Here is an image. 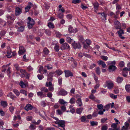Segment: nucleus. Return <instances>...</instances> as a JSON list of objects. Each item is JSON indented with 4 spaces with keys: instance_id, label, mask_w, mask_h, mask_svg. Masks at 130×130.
<instances>
[{
    "instance_id": "nucleus-47",
    "label": "nucleus",
    "mask_w": 130,
    "mask_h": 130,
    "mask_svg": "<svg viewBox=\"0 0 130 130\" xmlns=\"http://www.w3.org/2000/svg\"><path fill=\"white\" fill-rule=\"evenodd\" d=\"M107 125H106L103 126L101 128L102 130H106L108 128Z\"/></svg>"
},
{
    "instance_id": "nucleus-3",
    "label": "nucleus",
    "mask_w": 130,
    "mask_h": 130,
    "mask_svg": "<svg viewBox=\"0 0 130 130\" xmlns=\"http://www.w3.org/2000/svg\"><path fill=\"white\" fill-rule=\"evenodd\" d=\"M28 27L29 28H31L35 24V21L33 19H31V18L29 17H28Z\"/></svg>"
},
{
    "instance_id": "nucleus-23",
    "label": "nucleus",
    "mask_w": 130,
    "mask_h": 130,
    "mask_svg": "<svg viewBox=\"0 0 130 130\" xmlns=\"http://www.w3.org/2000/svg\"><path fill=\"white\" fill-rule=\"evenodd\" d=\"M6 17L8 20H14L13 15H12L11 16H10L9 15H6Z\"/></svg>"
},
{
    "instance_id": "nucleus-34",
    "label": "nucleus",
    "mask_w": 130,
    "mask_h": 130,
    "mask_svg": "<svg viewBox=\"0 0 130 130\" xmlns=\"http://www.w3.org/2000/svg\"><path fill=\"white\" fill-rule=\"evenodd\" d=\"M20 85L21 86L22 88H24L26 87L25 85L22 81H21L20 83Z\"/></svg>"
},
{
    "instance_id": "nucleus-64",
    "label": "nucleus",
    "mask_w": 130,
    "mask_h": 130,
    "mask_svg": "<svg viewBox=\"0 0 130 130\" xmlns=\"http://www.w3.org/2000/svg\"><path fill=\"white\" fill-rule=\"evenodd\" d=\"M79 39L81 42H83L84 41L83 37L82 36L79 37Z\"/></svg>"
},
{
    "instance_id": "nucleus-54",
    "label": "nucleus",
    "mask_w": 130,
    "mask_h": 130,
    "mask_svg": "<svg viewBox=\"0 0 130 130\" xmlns=\"http://www.w3.org/2000/svg\"><path fill=\"white\" fill-rule=\"evenodd\" d=\"M43 92L41 91L38 92H37V94L38 96H40L42 97V95L43 94Z\"/></svg>"
},
{
    "instance_id": "nucleus-19",
    "label": "nucleus",
    "mask_w": 130,
    "mask_h": 130,
    "mask_svg": "<svg viewBox=\"0 0 130 130\" xmlns=\"http://www.w3.org/2000/svg\"><path fill=\"white\" fill-rule=\"evenodd\" d=\"M98 14H101V18L103 20H106V18L107 17V15L105 14L104 13H98Z\"/></svg>"
},
{
    "instance_id": "nucleus-59",
    "label": "nucleus",
    "mask_w": 130,
    "mask_h": 130,
    "mask_svg": "<svg viewBox=\"0 0 130 130\" xmlns=\"http://www.w3.org/2000/svg\"><path fill=\"white\" fill-rule=\"evenodd\" d=\"M107 120V119L106 118H104L102 119H101V122L102 123H104Z\"/></svg>"
},
{
    "instance_id": "nucleus-31",
    "label": "nucleus",
    "mask_w": 130,
    "mask_h": 130,
    "mask_svg": "<svg viewBox=\"0 0 130 130\" xmlns=\"http://www.w3.org/2000/svg\"><path fill=\"white\" fill-rule=\"evenodd\" d=\"M126 90V91L128 92H130V85H126L125 87Z\"/></svg>"
},
{
    "instance_id": "nucleus-29",
    "label": "nucleus",
    "mask_w": 130,
    "mask_h": 130,
    "mask_svg": "<svg viewBox=\"0 0 130 130\" xmlns=\"http://www.w3.org/2000/svg\"><path fill=\"white\" fill-rule=\"evenodd\" d=\"M59 102L60 104L65 105L66 104V105H67V102H65L63 99H60Z\"/></svg>"
},
{
    "instance_id": "nucleus-45",
    "label": "nucleus",
    "mask_w": 130,
    "mask_h": 130,
    "mask_svg": "<svg viewBox=\"0 0 130 130\" xmlns=\"http://www.w3.org/2000/svg\"><path fill=\"white\" fill-rule=\"evenodd\" d=\"M24 30V27L22 26L19 28L18 30L20 31H23Z\"/></svg>"
},
{
    "instance_id": "nucleus-46",
    "label": "nucleus",
    "mask_w": 130,
    "mask_h": 130,
    "mask_svg": "<svg viewBox=\"0 0 130 130\" xmlns=\"http://www.w3.org/2000/svg\"><path fill=\"white\" fill-rule=\"evenodd\" d=\"M101 58L105 61H106L108 59V57L107 56H103L101 57Z\"/></svg>"
},
{
    "instance_id": "nucleus-41",
    "label": "nucleus",
    "mask_w": 130,
    "mask_h": 130,
    "mask_svg": "<svg viewBox=\"0 0 130 130\" xmlns=\"http://www.w3.org/2000/svg\"><path fill=\"white\" fill-rule=\"evenodd\" d=\"M20 92L21 93L25 94L26 96L27 95V92L24 90H21L20 91Z\"/></svg>"
},
{
    "instance_id": "nucleus-7",
    "label": "nucleus",
    "mask_w": 130,
    "mask_h": 130,
    "mask_svg": "<svg viewBox=\"0 0 130 130\" xmlns=\"http://www.w3.org/2000/svg\"><path fill=\"white\" fill-rule=\"evenodd\" d=\"M114 24L115 27L116 29H120L121 28V24L119 21H117L115 22Z\"/></svg>"
},
{
    "instance_id": "nucleus-53",
    "label": "nucleus",
    "mask_w": 130,
    "mask_h": 130,
    "mask_svg": "<svg viewBox=\"0 0 130 130\" xmlns=\"http://www.w3.org/2000/svg\"><path fill=\"white\" fill-rule=\"evenodd\" d=\"M110 104H108L104 106V107L107 110H108L110 108Z\"/></svg>"
},
{
    "instance_id": "nucleus-26",
    "label": "nucleus",
    "mask_w": 130,
    "mask_h": 130,
    "mask_svg": "<svg viewBox=\"0 0 130 130\" xmlns=\"http://www.w3.org/2000/svg\"><path fill=\"white\" fill-rule=\"evenodd\" d=\"M11 53V51L10 50H9L7 52V55H6L5 56H7L8 58H10L11 57V56L10 55Z\"/></svg>"
},
{
    "instance_id": "nucleus-52",
    "label": "nucleus",
    "mask_w": 130,
    "mask_h": 130,
    "mask_svg": "<svg viewBox=\"0 0 130 130\" xmlns=\"http://www.w3.org/2000/svg\"><path fill=\"white\" fill-rule=\"evenodd\" d=\"M75 100L74 98H72L70 101V103L71 104H73L75 103Z\"/></svg>"
},
{
    "instance_id": "nucleus-43",
    "label": "nucleus",
    "mask_w": 130,
    "mask_h": 130,
    "mask_svg": "<svg viewBox=\"0 0 130 130\" xmlns=\"http://www.w3.org/2000/svg\"><path fill=\"white\" fill-rule=\"evenodd\" d=\"M37 76L38 78L40 80L44 78L43 76L42 75L38 74Z\"/></svg>"
},
{
    "instance_id": "nucleus-2",
    "label": "nucleus",
    "mask_w": 130,
    "mask_h": 130,
    "mask_svg": "<svg viewBox=\"0 0 130 130\" xmlns=\"http://www.w3.org/2000/svg\"><path fill=\"white\" fill-rule=\"evenodd\" d=\"M20 72L21 74L20 76L21 78L25 77L26 79H29L30 74L28 73L25 70L21 69Z\"/></svg>"
},
{
    "instance_id": "nucleus-18",
    "label": "nucleus",
    "mask_w": 130,
    "mask_h": 130,
    "mask_svg": "<svg viewBox=\"0 0 130 130\" xmlns=\"http://www.w3.org/2000/svg\"><path fill=\"white\" fill-rule=\"evenodd\" d=\"M1 104L3 108H5L6 107L7 105V103L6 101H2L1 102Z\"/></svg>"
},
{
    "instance_id": "nucleus-4",
    "label": "nucleus",
    "mask_w": 130,
    "mask_h": 130,
    "mask_svg": "<svg viewBox=\"0 0 130 130\" xmlns=\"http://www.w3.org/2000/svg\"><path fill=\"white\" fill-rule=\"evenodd\" d=\"M55 122L56 124H58L59 126L63 128V129H65V122L64 121L62 120H56Z\"/></svg>"
},
{
    "instance_id": "nucleus-38",
    "label": "nucleus",
    "mask_w": 130,
    "mask_h": 130,
    "mask_svg": "<svg viewBox=\"0 0 130 130\" xmlns=\"http://www.w3.org/2000/svg\"><path fill=\"white\" fill-rule=\"evenodd\" d=\"M86 119L85 116H82L80 118V120L83 122H85L86 121Z\"/></svg>"
},
{
    "instance_id": "nucleus-15",
    "label": "nucleus",
    "mask_w": 130,
    "mask_h": 130,
    "mask_svg": "<svg viewBox=\"0 0 130 130\" xmlns=\"http://www.w3.org/2000/svg\"><path fill=\"white\" fill-rule=\"evenodd\" d=\"M77 106L79 107H80L83 104L82 102L81 99L78 98L76 102Z\"/></svg>"
},
{
    "instance_id": "nucleus-51",
    "label": "nucleus",
    "mask_w": 130,
    "mask_h": 130,
    "mask_svg": "<svg viewBox=\"0 0 130 130\" xmlns=\"http://www.w3.org/2000/svg\"><path fill=\"white\" fill-rule=\"evenodd\" d=\"M56 36L57 37L60 38L61 36V34L58 32H56Z\"/></svg>"
},
{
    "instance_id": "nucleus-55",
    "label": "nucleus",
    "mask_w": 130,
    "mask_h": 130,
    "mask_svg": "<svg viewBox=\"0 0 130 130\" xmlns=\"http://www.w3.org/2000/svg\"><path fill=\"white\" fill-rule=\"evenodd\" d=\"M47 96L48 98H51L52 96V94L50 92H49L47 94Z\"/></svg>"
},
{
    "instance_id": "nucleus-60",
    "label": "nucleus",
    "mask_w": 130,
    "mask_h": 130,
    "mask_svg": "<svg viewBox=\"0 0 130 130\" xmlns=\"http://www.w3.org/2000/svg\"><path fill=\"white\" fill-rule=\"evenodd\" d=\"M58 16L59 18L62 19L63 17V14L60 13L58 14Z\"/></svg>"
},
{
    "instance_id": "nucleus-6",
    "label": "nucleus",
    "mask_w": 130,
    "mask_h": 130,
    "mask_svg": "<svg viewBox=\"0 0 130 130\" xmlns=\"http://www.w3.org/2000/svg\"><path fill=\"white\" fill-rule=\"evenodd\" d=\"M70 47L69 45L66 43L62 44L61 47V49L62 50L70 49Z\"/></svg>"
},
{
    "instance_id": "nucleus-8",
    "label": "nucleus",
    "mask_w": 130,
    "mask_h": 130,
    "mask_svg": "<svg viewBox=\"0 0 130 130\" xmlns=\"http://www.w3.org/2000/svg\"><path fill=\"white\" fill-rule=\"evenodd\" d=\"M67 94V92L63 89H61L58 92L57 94L59 95L64 96Z\"/></svg>"
},
{
    "instance_id": "nucleus-63",
    "label": "nucleus",
    "mask_w": 130,
    "mask_h": 130,
    "mask_svg": "<svg viewBox=\"0 0 130 130\" xmlns=\"http://www.w3.org/2000/svg\"><path fill=\"white\" fill-rule=\"evenodd\" d=\"M119 65L121 67H124V62L123 61L120 62V63Z\"/></svg>"
},
{
    "instance_id": "nucleus-32",
    "label": "nucleus",
    "mask_w": 130,
    "mask_h": 130,
    "mask_svg": "<svg viewBox=\"0 0 130 130\" xmlns=\"http://www.w3.org/2000/svg\"><path fill=\"white\" fill-rule=\"evenodd\" d=\"M125 126H123V128L125 129H127L128 128L129 126V124L128 123L126 122L125 123Z\"/></svg>"
},
{
    "instance_id": "nucleus-16",
    "label": "nucleus",
    "mask_w": 130,
    "mask_h": 130,
    "mask_svg": "<svg viewBox=\"0 0 130 130\" xmlns=\"http://www.w3.org/2000/svg\"><path fill=\"white\" fill-rule=\"evenodd\" d=\"M83 110V108L82 107L77 108L76 110V112L77 114H80Z\"/></svg>"
},
{
    "instance_id": "nucleus-50",
    "label": "nucleus",
    "mask_w": 130,
    "mask_h": 130,
    "mask_svg": "<svg viewBox=\"0 0 130 130\" xmlns=\"http://www.w3.org/2000/svg\"><path fill=\"white\" fill-rule=\"evenodd\" d=\"M89 99L92 100H94L95 98V97L93 94H91L89 97Z\"/></svg>"
},
{
    "instance_id": "nucleus-28",
    "label": "nucleus",
    "mask_w": 130,
    "mask_h": 130,
    "mask_svg": "<svg viewBox=\"0 0 130 130\" xmlns=\"http://www.w3.org/2000/svg\"><path fill=\"white\" fill-rule=\"evenodd\" d=\"M54 50L56 52H58L59 50V47L58 45L56 44L54 47Z\"/></svg>"
},
{
    "instance_id": "nucleus-25",
    "label": "nucleus",
    "mask_w": 130,
    "mask_h": 130,
    "mask_svg": "<svg viewBox=\"0 0 130 130\" xmlns=\"http://www.w3.org/2000/svg\"><path fill=\"white\" fill-rule=\"evenodd\" d=\"M120 30L119 31H118L117 32H118L119 36H122V35L124 34V32L123 30L121 29H120Z\"/></svg>"
},
{
    "instance_id": "nucleus-49",
    "label": "nucleus",
    "mask_w": 130,
    "mask_h": 130,
    "mask_svg": "<svg viewBox=\"0 0 130 130\" xmlns=\"http://www.w3.org/2000/svg\"><path fill=\"white\" fill-rule=\"evenodd\" d=\"M96 71L97 74L98 75L100 74V71L99 67H97L96 69Z\"/></svg>"
},
{
    "instance_id": "nucleus-10",
    "label": "nucleus",
    "mask_w": 130,
    "mask_h": 130,
    "mask_svg": "<svg viewBox=\"0 0 130 130\" xmlns=\"http://www.w3.org/2000/svg\"><path fill=\"white\" fill-rule=\"evenodd\" d=\"M64 72L65 73V76L67 77L69 76H73V74L69 70H64Z\"/></svg>"
},
{
    "instance_id": "nucleus-17",
    "label": "nucleus",
    "mask_w": 130,
    "mask_h": 130,
    "mask_svg": "<svg viewBox=\"0 0 130 130\" xmlns=\"http://www.w3.org/2000/svg\"><path fill=\"white\" fill-rule=\"evenodd\" d=\"M116 67L113 65H111L109 66L108 68V69L109 72L113 71L116 69Z\"/></svg>"
},
{
    "instance_id": "nucleus-35",
    "label": "nucleus",
    "mask_w": 130,
    "mask_h": 130,
    "mask_svg": "<svg viewBox=\"0 0 130 130\" xmlns=\"http://www.w3.org/2000/svg\"><path fill=\"white\" fill-rule=\"evenodd\" d=\"M45 67H47L48 69L49 70L52 69L53 68V66L51 64H49L45 66Z\"/></svg>"
},
{
    "instance_id": "nucleus-30",
    "label": "nucleus",
    "mask_w": 130,
    "mask_h": 130,
    "mask_svg": "<svg viewBox=\"0 0 130 130\" xmlns=\"http://www.w3.org/2000/svg\"><path fill=\"white\" fill-rule=\"evenodd\" d=\"M43 53L45 55H47L49 53V51L47 48L45 47L43 51Z\"/></svg>"
},
{
    "instance_id": "nucleus-27",
    "label": "nucleus",
    "mask_w": 130,
    "mask_h": 130,
    "mask_svg": "<svg viewBox=\"0 0 130 130\" xmlns=\"http://www.w3.org/2000/svg\"><path fill=\"white\" fill-rule=\"evenodd\" d=\"M117 124H118V123H117V124L113 123L111 125V127L113 128L115 130H118V129L117 128Z\"/></svg>"
},
{
    "instance_id": "nucleus-58",
    "label": "nucleus",
    "mask_w": 130,
    "mask_h": 130,
    "mask_svg": "<svg viewBox=\"0 0 130 130\" xmlns=\"http://www.w3.org/2000/svg\"><path fill=\"white\" fill-rule=\"evenodd\" d=\"M55 73L54 72H50L49 74L48 75V77H53V74H54Z\"/></svg>"
},
{
    "instance_id": "nucleus-5",
    "label": "nucleus",
    "mask_w": 130,
    "mask_h": 130,
    "mask_svg": "<svg viewBox=\"0 0 130 130\" xmlns=\"http://www.w3.org/2000/svg\"><path fill=\"white\" fill-rule=\"evenodd\" d=\"M45 86L47 87H49L48 90L50 91H53L54 90V85L51 82H46V83Z\"/></svg>"
},
{
    "instance_id": "nucleus-33",
    "label": "nucleus",
    "mask_w": 130,
    "mask_h": 130,
    "mask_svg": "<svg viewBox=\"0 0 130 130\" xmlns=\"http://www.w3.org/2000/svg\"><path fill=\"white\" fill-rule=\"evenodd\" d=\"M56 73L59 75H61L62 73L63 72L60 70H56L55 71Z\"/></svg>"
},
{
    "instance_id": "nucleus-12",
    "label": "nucleus",
    "mask_w": 130,
    "mask_h": 130,
    "mask_svg": "<svg viewBox=\"0 0 130 130\" xmlns=\"http://www.w3.org/2000/svg\"><path fill=\"white\" fill-rule=\"evenodd\" d=\"M33 108V107L30 104H27L25 107V109L28 111L29 110H32Z\"/></svg>"
},
{
    "instance_id": "nucleus-9",
    "label": "nucleus",
    "mask_w": 130,
    "mask_h": 130,
    "mask_svg": "<svg viewBox=\"0 0 130 130\" xmlns=\"http://www.w3.org/2000/svg\"><path fill=\"white\" fill-rule=\"evenodd\" d=\"M25 49L22 46H20L19 47V53L20 55H23L25 52Z\"/></svg>"
},
{
    "instance_id": "nucleus-24",
    "label": "nucleus",
    "mask_w": 130,
    "mask_h": 130,
    "mask_svg": "<svg viewBox=\"0 0 130 130\" xmlns=\"http://www.w3.org/2000/svg\"><path fill=\"white\" fill-rule=\"evenodd\" d=\"M47 25L50 28L53 29L54 28V24L52 23H48L47 24Z\"/></svg>"
},
{
    "instance_id": "nucleus-1",
    "label": "nucleus",
    "mask_w": 130,
    "mask_h": 130,
    "mask_svg": "<svg viewBox=\"0 0 130 130\" xmlns=\"http://www.w3.org/2000/svg\"><path fill=\"white\" fill-rule=\"evenodd\" d=\"M106 87L109 89H111L114 87L113 82L111 80L106 81L105 84L104 86V87L105 88Z\"/></svg>"
},
{
    "instance_id": "nucleus-57",
    "label": "nucleus",
    "mask_w": 130,
    "mask_h": 130,
    "mask_svg": "<svg viewBox=\"0 0 130 130\" xmlns=\"http://www.w3.org/2000/svg\"><path fill=\"white\" fill-rule=\"evenodd\" d=\"M5 115V112L3 110H1V116H4Z\"/></svg>"
},
{
    "instance_id": "nucleus-44",
    "label": "nucleus",
    "mask_w": 130,
    "mask_h": 130,
    "mask_svg": "<svg viewBox=\"0 0 130 130\" xmlns=\"http://www.w3.org/2000/svg\"><path fill=\"white\" fill-rule=\"evenodd\" d=\"M29 127L30 129H36V126L35 125L31 124L30 125Z\"/></svg>"
},
{
    "instance_id": "nucleus-39",
    "label": "nucleus",
    "mask_w": 130,
    "mask_h": 130,
    "mask_svg": "<svg viewBox=\"0 0 130 130\" xmlns=\"http://www.w3.org/2000/svg\"><path fill=\"white\" fill-rule=\"evenodd\" d=\"M13 91L16 94L17 96H19L20 94V93L18 90L16 89H13Z\"/></svg>"
},
{
    "instance_id": "nucleus-20",
    "label": "nucleus",
    "mask_w": 130,
    "mask_h": 130,
    "mask_svg": "<svg viewBox=\"0 0 130 130\" xmlns=\"http://www.w3.org/2000/svg\"><path fill=\"white\" fill-rule=\"evenodd\" d=\"M65 36L66 37V40L68 42L71 43V42L73 41V40L70 37H69L67 35H65Z\"/></svg>"
},
{
    "instance_id": "nucleus-14",
    "label": "nucleus",
    "mask_w": 130,
    "mask_h": 130,
    "mask_svg": "<svg viewBox=\"0 0 130 130\" xmlns=\"http://www.w3.org/2000/svg\"><path fill=\"white\" fill-rule=\"evenodd\" d=\"M21 10L18 7H17L15 9V14L17 15H19L21 13Z\"/></svg>"
},
{
    "instance_id": "nucleus-56",
    "label": "nucleus",
    "mask_w": 130,
    "mask_h": 130,
    "mask_svg": "<svg viewBox=\"0 0 130 130\" xmlns=\"http://www.w3.org/2000/svg\"><path fill=\"white\" fill-rule=\"evenodd\" d=\"M59 106L60 105L58 103H55V104L54 106V107L56 109L59 108Z\"/></svg>"
},
{
    "instance_id": "nucleus-13",
    "label": "nucleus",
    "mask_w": 130,
    "mask_h": 130,
    "mask_svg": "<svg viewBox=\"0 0 130 130\" xmlns=\"http://www.w3.org/2000/svg\"><path fill=\"white\" fill-rule=\"evenodd\" d=\"M32 6V4L31 2L29 3L28 5L25 8V12H28L31 7Z\"/></svg>"
},
{
    "instance_id": "nucleus-62",
    "label": "nucleus",
    "mask_w": 130,
    "mask_h": 130,
    "mask_svg": "<svg viewBox=\"0 0 130 130\" xmlns=\"http://www.w3.org/2000/svg\"><path fill=\"white\" fill-rule=\"evenodd\" d=\"M14 66L15 68L16 69L17 71H18L19 70V66L18 64H14Z\"/></svg>"
},
{
    "instance_id": "nucleus-22",
    "label": "nucleus",
    "mask_w": 130,
    "mask_h": 130,
    "mask_svg": "<svg viewBox=\"0 0 130 130\" xmlns=\"http://www.w3.org/2000/svg\"><path fill=\"white\" fill-rule=\"evenodd\" d=\"M123 80L122 77H118L117 78V82L118 83H121Z\"/></svg>"
},
{
    "instance_id": "nucleus-48",
    "label": "nucleus",
    "mask_w": 130,
    "mask_h": 130,
    "mask_svg": "<svg viewBox=\"0 0 130 130\" xmlns=\"http://www.w3.org/2000/svg\"><path fill=\"white\" fill-rule=\"evenodd\" d=\"M97 107L99 109H102L103 107V106L102 104L98 105Z\"/></svg>"
},
{
    "instance_id": "nucleus-11",
    "label": "nucleus",
    "mask_w": 130,
    "mask_h": 130,
    "mask_svg": "<svg viewBox=\"0 0 130 130\" xmlns=\"http://www.w3.org/2000/svg\"><path fill=\"white\" fill-rule=\"evenodd\" d=\"M72 45L73 47L75 49H76L77 48L79 49L81 48V45L79 43H77L74 42L72 44Z\"/></svg>"
},
{
    "instance_id": "nucleus-36",
    "label": "nucleus",
    "mask_w": 130,
    "mask_h": 130,
    "mask_svg": "<svg viewBox=\"0 0 130 130\" xmlns=\"http://www.w3.org/2000/svg\"><path fill=\"white\" fill-rule=\"evenodd\" d=\"M94 7L95 9H97L99 7V4L97 2L94 3L93 4Z\"/></svg>"
},
{
    "instance_id": "nucleus-42",
    "label": "nucleus",
    "mask_w": 130,
    "mask_h": 130,
    "mask_svg": "<svg viewBox=\"0 0 130 130\" xmlns=\"http://www.w3.org/2000/svg\"><path fill=\"white\" fill-rule=\"evenodd\" d=\"M80 1V0H73L72 1V3L74 4L79 3Z\"/></svg>"
},
{
    "instance_id": "nucleus-37",
    "label": "nucleus",
    "mask_w": 130,
    "mask_h": 130,
    "mask_svg": "<svg viewBox=\"0 0 130 130\" xmlns=\"http://www.w3.org/2000/svg\"><path fill=\"white\" fill-rule=\"evenodd\" d=\"M45 32L46 35L48 36L50 35H51V32L49 30L46 29L45 31Z\"/></svg>"
},
{
    "instance_id": "nucleus-40",
    "label": "nucleus",
    "mask_w": 130,
    "mask_h": 130,
    "mask_svg": "<svg viewBox=\"0 0 130 130\" xmlns=\"http://www.w3.org/2000/svg\"><path fill=\"white\" fill-rule=\"evenodd\" d=\"M90 124L92 126H93L97 125L98 124V122L94 121H91Z\"/></svg>"
},
{
    "instance_id": "nucleus-21",
    "label": "nucleus",
    "mask_w": 130,
    "mask_h": 130,
    "mask_svg": "<svg viewBox=\"0 0 130 130\" xmlns=\"http://www.w3.org/2000/svg\"><path fill=\"white\" fill-rule=\"evenodd\" d=\"M41 91L43 92L46 93L49 91L48 89L45 87H43L41 88L40 89Z\"/></svg>"
},
{
    "instance_id": "nucleus-61",
    "label": "nucleus",
    "mask_w": 130,
    "mask_h": 130,
    "mask_svg": "<svg viewBox=\"0 0 130 130\" xmlns=\"http://www.w3.org/2000/svg\"><path fill=\"white\" fill-rule=\"evenodd\" d=\"M61 109L63 112L65 111L66 110V107L64 106H62L61 107Z\"/></svg>"
}]
</instances>
